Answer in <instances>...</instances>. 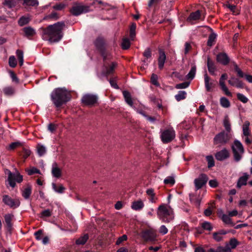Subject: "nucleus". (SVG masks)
Masks as SVG:
<instances>
[{
    "label": "nucleus",
    "mask_w": 252,
    "mask_h": 252,
    "mask_svg": "<svg viewBox=\"0 0 252 252\" xmlns=\"http://www.w3.org/2000/svg\"><path fill=\"white\" fill-rule=\"evenodd\" d=\"M166 60V56L165 52L162 50H159V56L158 58V65L160 69H162L163 68Z\"/></svg>",
    "instance_id": "nucleus-20"
},
{
    "label": "nucleus",
    "mask_w": 252,
    "mask_h": 252,
    "mask_svg": "<svg viewBox=\"0 0 252 252\" xmlns=\"http://www.w3.org/2000/svg\"><path fill=\"white\" fill-rule=\"evenodd\" d=\"M3 4L8 8H12L15 6L14 0H5Z\"/></svg>",
    "instance_id": "nucleus-53"
},
{
    "label": "nucleus",
    "mask_w": 252,
    "mask_h": 252,
    "mask_svg": "<svg viewBox=\"0 0 252 252\" xmlns=\"http://www.w3.org/2000/svg\"><path fill=\"white\" fill-rule=\"evenodd\" d=\"M228 83L232 86H235L238 88H243L244 85L243 83L239 79L235 77H231V79L228 80Z\"/></svg>",
    "instance_id": "nucleus-22"
},
{
    "label": "nucleus",
    "mask_w": 252,
    "mask_h": 252,
    "mask_svg": "<svg viewBox=\"0 0 252 252\" xmlns=\"http://www.w3.org/2000/svg\"><path fill=\"white\" fill-rule=\"evenodd\" d=\"M13 216L12 214H8L4 216V220L6 223L9 227L11 226V220Z\"/></svg>",
    "instance_id": "nucleus-49"
},
{
    "label": "nucleus",
    "mask_w": 252,
    "mask_h": 252,
    "mask_svg": "<svg viewBox=\"0 0 252 252\" xmlns=\"http://www.w3.org/2000/svg\"><path fill=\"white\" fill-rule=\"evenodd\" d=\"M221 220L223 221V222L226 224H230L231 226H234V224L233 223V222L231 220V219L230 218V216L228 215H226L225 214H223L221 216Z\"/></svg>",
    "instance_id": "nucleus-37"
},
{
    "label": "nucleus",
    "mask_w": 252,
    "mask_h": 252,
    "mask_svg": "<svg viewBox=\"0 0 252 252\" xmlns=\"http://www.w3.org/2000/svg\"><path fill=\"white\" fill-rule=\"evenodd\" d=\"M190 201L194 204L197 207H199L200 204L201 200L199 198H196L192 194H189Z\"/></svg>",
    "instance_id": "nucleus-45"
},
{
    "label": "nucleus",
    "mask_w": 252,
    "mask_h": 252,
    "mask_svg": "<svg viewBox=\"0 0 252 252\" xmlns=\"http://www.w3.org/2000/svg\"><path fill=\"white\" fill-rule=\"evenodd\" d=\"M130 45V40L127 38H125L123 39L122 42V48L126 50L129 48Z\"/></svg>",
    "instance_id": "nucleus-44"
},
{
    "label": "nucleus",
    "mask_w": 252,
    "mask_h": 252,
    "mask_svg": "<svg viewBox=\"0 0 252 252\" xmlns=\"http://www.w3.org/2000/svg\"><path fill=\"white\" fill-rule=\"evenodd\" d=\"M16 55L19 61V64L22 66L24 63V54L23 52L20 50H17L16 51Z\"/></svg>",
    "instance_id": "nucleus-39"
},
{
    "label": "nucleus",
    "mask_w": 252,
    "mask_h": 252,
    "mask_svg": "<svg viewBox=\"0 0 252 252\" xmlns=\"http://www.w3.org/2000/svg\"><path fill=\"white\" fill-rule=\"evenodd\" d=\"M158 77L157 75L155 74H153L151 76V83L155 85L156 86L158 87L159 86V84L158 82Z\"/></svg>",
    "instance_id": "nucleus-50"
},
{
    "label": "nucleus",
    "mask_w": 252,
    "mask_h": 252,
    "mask_svg": "<svg viewBox=\"0 0 252 252\" xmlns=\"http://www.w3.org/2000/svg\"><path fill=\"white\" fill-rule=\"evenodd\" d=\"M30 19L28 17L23 16L18 21V24L20 26H23L29 23Z\"/></svg>",
    "instance_id": "nucleus-42"
},
{
    "label": "nucleus",
    "mask_w": 252,
    "mask_h": 252,
    "mask_svg": "<svg viewBox=\"0 0 252 252\" xmlns=\"http://www.w3.org/2000/svg\"><path fill=\"white\" fill-rule=\"evenodd\" d=\"M143 56L147 61L150 60L152 56L151 50L149 48H147L143 53Z\"/></svg>",
    "instance_id": "nucleus-63"
},
{
    "label": "nucleus",
    "mask_w": 252,
    "mask_h": 252,
    "mask_svg": "<svg viewBox=\"0 0 252 252\" xmlns=\"http://www.w3.org/2000/svg\"><path fill=\"white\" fill-rule=\"evenodd\" d=\"M21 145V143L19 142H15L11 143L9 146L7 148L8 150H12L16 148L17 147Z\"/></svg>",
    "instance_id": "nucleus-58"
},
{
    "label": "nucleus",
    "mask_w": 252,
    "mask_h": 252,
    "mask_svg": "<svg viewBox=\"0 0 252 252\" xmlns=\"http://www.w3.org/2000/svg\"><path fill=\"white\" fill-rule=\"evenodd\" d=\"M51 97L54 105L59 107L70 100V94L66 89L59 88L52 92Z\"/></svg>",
    "instance_id": "nucleus-2"
},
{
    "label": "nucleus",
    "mask_w": 252,
    "mask_h": 252,
    "mask_svg": "<svg viewBox=\"0 0 252 252\" xmlns=\"http://www.w3.org/2000/svg\"><path fill=\"white\" fill-rule=\"evenodd\" d=\"M157 215L158 219L165 223H169L174 219L172 208L166 204H162L158 207Z\"/></svg>",
    "instance_id": "nucleus-3"
},
{
    "label": "nucleus",
    "mask_w": 252,
    "mask_h": 252,
    "mask_svg": "<svg viewBox=\"0 0 252 252\" xmlns=\"http://www.w3.org/2000/svg\"><path fill=\"white\" fill-rule=\"evenodd\" d=\"M144 206L143 201L139 199L132 202L131 205V208L135 211H139L142 210Z\"/></svg>",
    "instance_id": "nucleus-25"
},
{
    "label": "nucleus",
    "mask_w": 252,
    "mask_h": 252,
    "mask_svg": "<svg viewBox=\"0 0 252 252\" xmlns=\"http://www.w3.org/2000/svg\"><path fill=\"white\" fill-rule=\"evenodd\" d=\"M207 177L205 174H201L198 178L195 179L194 181L196 189L201 188L207 182Z\"/></svg>",
    "instance_id": "nucleus-14"
},
{
    "label": "nucleus",
    "mask_w": 252,
    "mask_h": 252,
    "mask_svg": "<svg viewBox=\"0 0 252 252\" xmlns=\"http://www.w3.org/2000/svg\"><path fill=\"white\" fill-rule=\"evenodd\" d=\"M238 245L239 242L235 238H231L229 242L226 244L230 249L231 251L232 249H235Z\"/></svg>",
    "instance_id": "nucleus-33"
},
{
    "label": "nucleus",
    "mask_w": 252,
    "mask_h": 252,
    "mask_svg": "<svg viewBox=\"0 0 252 252\" xmlns=\"http://www.w3.org/2000/svg\"><path fill=\"white\" fill-rule=\"evenodd\" d=\"M98 96L97 95L87 94H84L82 99V102L88 106H92L94 105L97 102Z\"/></svg>",
    "instance_id": "nucleus-9"
},
{
    "label": "nucleus",
    "mask_w": 252,
    "mask_h": 252,
    "mask_svg": "<svg viewBox=\"0 0 252 252\" xmlns=\"http://www.w3.org/2000/svg\"><path fill=\"white\" fill-rule=\"evenodd\" d=\"M26 171L27 172L29 175H32L36 173H40V171L34 167H32L30 169H26Z\"/></svg>",
    "instance_id": "nucleus-48"
},
{
    "label": "nucleus",
    "mask_w": 252,
    "mask_h": 252,
    "mask_svg": "<svg viewBox=\"0 0 252 252\" xmlns=\"http://www.w3.org/2000/svg\"><path fill=\"white\" fill-rule=\"evenodd\" d=\"M217 60L220 63L226 65L229 62V59L225 53H220L217 57Z\"/></svg>",
    "instance_id": "nucleus-23"
},
{
    "label": "nucleus",
    "mask_w": 252,
    "mask_h": 252,
    "mask_svg": "<svg viewBox=\"0 0 252 252\" xmlns=\"http://www.w3.org/2000/svg\"><path fill=\"white\" fill-rule=\"evenodd\" d=\"M23 31L25 36L27 37L32 36L34 35L36 33L35 30L30 27L24 28L23 29Z\"/></svg>",
    "instance_id": "nucleus-29"
},
{
    "label": "nucleus",
    "mask_w": 252,
    "mask_h": 252,
    "mask_svg": "<svg viewBox=\"0 0 252 252\" xmlns=\"http://www.w3.org/2000/svg\"><path fill=\"white\" fill-rule=\"evenodd\" d=\"M70 11L72 15L78 16L89 11V7L80 4H76L72 7Z\"/></svg>",
    "instance_id": "nucleus-12"
},
{
    "label": "nucleus",
    "mask_w": 252,
    "mask_h": 252,
    "mask_svg": "<svg viewBox=\"0 0 252 252\" xmlns=\"http://www.w3.org/2000/svg\"><path fill=\"white\" fill-rule=\"evenodd\" d=\"M104 39L101 37H98L94 42L95 47L100 51L103 57V60L111 58L110 53L105 51Z\"/></svg>",
    "instance_id": "nucleus-7"
},
{
    "label": "nucleus",
    "mask_w": 252,
    "mask_h": 252,
    "mask_svg": "<svg viewBox=\"0 0 252 252\" xmlns=\"http://www.w3.org/2000/svg\"><path fill=\"white\" fill-rule=\"evenodd\" d=\"M201 15L200 10H198L194 12H192L190 14L189 16L187 19V21L193 23L194 21H196L201 19Z\"/></svg>",
    "instance_id": "nucleus-21"
},
{
    "label": "nucleus",
    "mask_w": 252,
    "mask_h": 252,
    "mask_svg": "<svg viewBox=\"0 0 252 252\" xmlns=\"http://www.w3.org/2000/svg\"><path fill=\"white\" fill-rule=\"evenodd\" d=\"M123 94L125 98V101L127 103V104H128L130 107L134 108V107L133 106V101L130 93L126 91H124L123 92Z\"/></svg>",
    "instance_id": "nucleus-27"
},
{
    "label": "nucleus",
    "mask_w": 252,
    "mask_h": 252,
    "mask_svg": "<svg viewBox=\"0 0 252 252\" xmlns=\"http://www.w3.org/2000/svg\"><path fill=\"white\" fill-rule=\"evenodd\" d=\"M89 236L88 234H85L77 239L76 241V243L77 245H83L86 242Z\"/></svg>",
    "instance_id": "nucleus-43"
},
{
    "label": "nucleus",
    "mask_w": 252,
    "mask_h": 252,
    "mask_svg": "<svg viewBox=\"0 0 252 252\" xmlns=\"http://www.w3.org/2000/svg\"><path fill=\"white\" fill-rule=\"evenodd\" d=\"M204 78L206 90L207 92H210L212 88L214 86V81L211 79L206 73L204 74Z\"/></svg>",
    "instance_id": "nucleus-19"
},
{
    "label": "nucleus",
    "mask_w": 252,
    "mask_h": 252,
    "mask_svg": "<svg viewBox=\"0 0 252 252\" xmlns=\"http://www.w3.org/2000/svg\"><path fill=\"white\" fill-rule=\"evenodd\" d=\"M217 37V34L215 33H212L210 34L207 41V45L209 46H212L215 43Z\"/></svg>",
    "instance_id": "nucleus-36"
},
{
    "label": "nucleus",
    "mask_w": 252,
    "mask_h": 252,
    "mask_svg": "<svg viewBox=\"0 0 252 252\" xmlns=\"http://www.w3.org/2000/svg\"><path fill=\"white\" fill-rule=\"evenodd\" d=\"M32 193V186L28 185L22 190V195L25 199H28Z\"/></svg>",
    "instance_id": "nucleus-26"
},
{
    "label": "nucleus",
    "mask_w": 252,
    "mask_h": 252,
    "mask_svg": "<svg viewBox=\"0 0 252 252\" xmlns=\"http://www.w3.org/2000/svg\"><path fill=\"white\" fill-rule=\"evenodd\" d=\"M157 236L156 231L152 228L145 230L141 233V237L146 241H154Z\"/></svg>",
    "instance_id": "nucleus-11"
},
{
    "label": "nucleus",
    "mask_w": 252,
    "mask_h": 252,
    "mask_svg": "<svg viewBox=\"0 0 252 252\" xmlns=\"http://www.w3.org/2000/svg\"><path fill=\"white\" fill-rule=\"evenodd\" d=\"M217 252H231L230 249L226 245L217 248Z\"/></svg>",
    "instance_id": "nucleus-55"
},
{
    "label": "nucleus",
    "mask_w": 252,
    "mask_h": 252,
    "mask_svg": "<svg viewBox=\"0 0 252 252\" xmlns=\"http://www.w3.org/2000/svg\"><path fill=\"white\" fill-rule=\"evenodd\" d=\"M237 98L243 103H246L248 101V98L242 94L237 93Z\"/></svg>",
    "instance_id": "nucleus-51"
},
{
    "label": "nucleus",
    "mask_w": 252,
    "mask_h": 252,
    "mask_svg": "<svg viewBox=\"0 0 252 252\" xmlns=\"http://www.w3.org/2000/svg\"><path fill=\"white\" fill-rule=\"evenodd\" d=\"M175 137V131L173 128H170L162 131L160 134L161 140L164 143L170 142Z\"/></svg>",
    "instance_id": "nucleus-8"
},
{
    "label": "nucleus",
    "mask_w": 252,
    "mask_h": 252,
    "mask_svg": "<svg viewBox=\"0 0 252 252\" xmlns=\"http://www.w3.org/2000/svg\"><path fill=\"white\" fill-rule=\"evenodd\" d=\"M250 122L246 121L243 126V133L244 136H250V131L249 130Z\"/></svg>",
    "instance_id": "nucleus-32"
},
{
    "label": "nucleus",
    "mask_w": 252,
    "mask_h": 252,
    "mask_svg": "<svg viewBox=\"0 0 252 252\" xmlns=\"http://www.w3.org/2000/svg\"><path fill=\"white\" fill-rule=\"evenodd\" d=\"M2 202L4 203L5 205L12 209L17 208L20 205V201L19 199H13L8 195H3Z\"/></svg>",
    "instance_id": "nucleus-10"
},
{
    "label": "nucleus",
    "mask_w": 252,
    "mask_h": 252,
    "mask_svg": "<svg viewBox=\"0 0 252 252\" xmlns=\"http://www.w3.org/2000/svg\"><path fill=\"white\" fill-rule=\"evenodd\" d=\"M227 75L226 73L222 74L221 75V77L220 79L219 84L221 88L222 91L224 93V94L230 97L232 96V93L228 90L227 87L226 86L225 84V80L227 79Z\"/></svg>",
    "instance_id": "nucleus-13"
},
{
    "label": "nucleus",
    "mask_w": 252,
    "mask_h": 252,
    "mask_svg": "<svg viewBox=\"0 0 252 252\" xmlns=\"http://www.w3.org/2000/svg\"><path fill=\"white\" fill-rule=\"evenodd\" d=\"M136 25L135 23H132L130 27L129 36L131 40H133L136 35Z\"/></svg>",
    "instance_id": "nucleus-35"
},
{
    "label": "nucleus",
    "mask_w": 252,
    "mask_h": 252,
    "mask_svg": "<svg viewBox=\"0 0 252 252\" xmlns=\"http://www.w3.org/2000/svg\"><path fill=\"white\" fill-rule=\"evenodd\" d=\"M223 126L227 132L231 130V125L228 116H226L223 120Z\"/></svg>",
    "instance_id": "nucleus-40"
},
{
    "label": "nucleus",
    "mask_w": 252,
    "mask_h": 252,
    "mask_svg": "<svg viewBox=\"0 0 252 252\" xmlns=\"http://www.w3.org/2000/svg\"><path fill=\"white\" fill-rule=\"evenodd\" d=\"M9 64L12 67H14L17 64V61L14 56H11L9 58Z\"/></svg>",
    "instance_id": "nucleus-59"
},
{
    "label": "nucleus",
    "mask_w": 252,
    "mask_h": 252,
    "mask_svg": "<svg viewBox=\"0 0 252 252\" xmlns=\"http://www.w3.org/2000/svg\"><path fill=\"white\" fill-rule=\"evenodd\" d=\"M37 151L38 154L41 157L46 153V149L44 146L41 144H38L37 146Z\"/></svg>",
    "instance_id": "nucleus-38"
},
{
    "label": "nucleus",
    "mask_w": 252,
    "mask_h": 252,
    "mask_svg": "<svg viewBox=\"0 0 252 252\" xmlns=\"http://www.w3.org/2000/svg\"><path fill=\"white\" fill-rule=\"evenodd\" d=\"M220 105L223 108H227L230 106V101L225 97H220Z\"/></svg>",
    "instance_id": "nucleus-34"
},
{
    "label": "nucleus",
    "mask_w": 252,
    "mask_h": 252,
    "mask_svg": "<svg viewBox=\"0 0 252 252\" xmlns=\"http://www.w3.org/2000/svg\"><path fill=\"white\" fill-rule=\"evenodd\" d=\"M8 182L12 188H14L16 186V182L17 183H21L23 181V176L21 175L19 171L15 169V172L12 173L10 171L8 170Z\"/></svg>",
    "instance_id": "nucleus-5"
},
{
    "label": "nucleus",
    "mask_w": 252,
    "mask_h": 252,
    "mask_svg": "<svg viewBox=\"0 0 252 252\" xmlns=\"http://www.w3.org/2000/svg\"><path fill=\"white\" fill-rule=\"evenodd\" d=\"M189 82H185L182 83L177 84L175 86V88L177 89H185L188 88L189 86Z\"/></svg>",
    "instance_id": "nucleus-56"
},
{
    "label": "nucleus",
    "mask_w": 252,
    "mask_h": 252,
    "mask_svg": "<svg viewBox=\"0 0 252 252\" xmlns=\"http://www.w3.org/2000/svg\"><path fill=\"white\" fill-rule=\"evenodd\" d=\"M202 227L204 229L208 231H211L213 228L212 225L211 224V223L208 221H205L203 222L202 223Z\"/></svg>",
    "instance_id": "nucleus-57"
},
{
    "label": "nucleus",
    "mask_w": 252,
    "mask_h": 252,
    "mask_svg": "<svg viewBox=\"0 0 252 252\" xmlns=\"http://www.w3.org/2000/svg\"><path fill=\"white\" fill-rule=\"evenodd\" d=\"M232 149L235 160L237 162L240 161L244 153L243 145L239 140H235L232 147Z\"/></svg>",
    "instance_id": "nucleus-4"
},
{
    "label": "nucleus",
    "mask_w": 252,
    "mask_h": 252,
    "mask_svg": "<svg viewBox=\"0 0 252 252\" xmlns=\"http://www.w3.org/2000/svg\"><path fill=\"white\" fill-rule=\"evenodd\" d=\"M196 71V66L193 65L191 66V68L189 72V73L186 75V78L187 79L192 80L195 75Z\"/></svg>",
    "instance_id": "nucleus-30"
},
{
    "label": "nucleus",
    "mask_w": 252,
    "mask_h": 252,
    "mask_svg": "<svg viewBox=\"0 0 252 252\" xmlns=\"http://www.w3.org/2000/svg\"><path fill=\"white\" fill-rule=\"evenodd\" d=\"M206 159L208 162V165L209 167H212L214 166L215 162L214 158L212 156H208L206 157Z\"/></svg>",
    "instance_id": "nucleus-54"
},
{
    "label": "nucleus",
    "mask_w": 252,
    "mask_h": 252,
    "mask_svg": "<svg viewBox=\"0 0 252 252\" xmlns=\"http://www.w3.org/2000/svg\"><path fill=\"white\" fill-rule=\"evenodd\" d=\"M248 179V174L247 173H244L243 175L239 178L237 184V187L240 188L242 186L246 185Z\"/></svg>",
    "instance_id": "nucleus-24"
},
{
    "label": "nucleus",
    "mask_w": 252,
    "mask_h": 252,
    "mask_svg": "<svg viewBox=\"0 0 252 252\" xmlns=\"http://www.w3.org/2000/svg\"><path fill=\"white\" fill-rule=\"evenodd\" d=\"M163 182L165 184L172 186L175 184V181L174 177L168 176L164 180Z\"/></svg>",
    "instance_id": "nucleus-46"
},
{
    "label": "nucleus",
    "mask_w": 252,
    "mask_h": 252,
    "mask_svg": "<svg viewBox=\"0 0 252 252\" xmlns=\"http://www.w3.org/2000/svg\"><path fill=\"white\" fill-rule=\"evenodd\" d=\"M110 59L111 58H110ZM107 60H108V59L107 58L105 61H104L105 62V63L104 65V69L102 73L103 75H108L113 73L114 70V69L117 66V63L114 62H112L109 66H108L106 63Z\"/></svg>",
    "instance_id": "nucleus-16"
},
{
    "label": "nucleus",
    "mask_w": 252,
    "mask_h": 252,
    "mask_svg": "<svg viewBox=\"0 0 252 252\" xmlns=\"http://www.w3.org/2000/svg\"><path fill=\"white\" fill-rule=\"evenodd\" d=\"M64 26V23L62 22L49 25L43 30L42 34L43 39L50 42H57L59 41L63 37V31Z\"/></svg>",
    "instance_id": "nucleus-1"
},
{
    "label": "nucleus",
    "mask_w": 252,
    "mask_h": 252,
    "mask_svg": "<svg viewBox=\"0 0 252 252\" xmlns=\"http://www.w3.org/2000/svg\"><path fill=\"white\" fill-rule=\"evenodd\" d=\"M110 59L111 58H110ZM107 60H108V59L107 58L105 61H104L105 62V63L104 65V69L102 73L103 75H108L113 73L114 70V69L117 66V63L114 62H112L109 66H108L106 63Z\"/></svg>",
    "instance_id": "nucleus-15"
},
{
    "label": "nucleus",
    "mask_w": 252,
    "mask_h": 252,
    "mask_svg": "<svg viewBox=\"0 0 252 252\" xmlns=\"http://www.w3.org/2000/svg\"><path fill=\"white\" fill-rule=\"evenodd\" d=\"M229 153L226 148H223L220 151L216 153L215 158L218 160L222 161L229 157Z\"/></svg>",
    "instance_id": "nucleus-17"
},
{
    "label": "nucleus",
    "mask_w": 252,
    "mask_h": 252,
    "mask_svg": "<svg viewBox=\"0 0 252 252\" xmlns=\"http://www.w3.org/2000/svg\"><path fill=\"white\" fill-rule=\"evenodd\" d=\"M24 3L27 5L37 6L38 4L37 0H25Z\"/></svg>",
    "instance_id": "nucleus-60"
},
{
    "label": "nucleus",
    "mask_w": 252,
    "mask_h": 252,
    "mask_svg": "<svg viewBox=\"0 0 252 252\" xmlns=\"http://www.w3.org/2000/svg\"><path fill=\"white\" fill-rule=\"evenodd\" d=\"M65 4L63 3H59L54 5L53 8L56 10H62L65 7Z\"/></svg>",
    "instance_id": "nucleus-62"
},
{
    "label": "nucleus",
    "mask_w": 252,
    "mask_h": 252,
    "mask_svg": "<svg viewBox=\"0 0 252 252\" xmlns=\"http://www.w3.org/2000/svg\"><path fill=\"white\" fill-rule=\"evenodd\" d=\"M214 208V207L213 206H210L204 211V215L207 217L210 216L212 214Z\"/></svg>",
    "instance_id": "nucleus-64"
},
{
    "label": "nucleus",
    "mask_w": 252,
    "mask_h": 252,
    "mask_svg": "<svg viewBox=\"0 0 252 252\" xmlns=\"http://www.w3.org/2000/svg\"><path fill=\"white\" fill-rule=\"evenodd\" d=\"M187 93L184 91H180L178 94L175 95V98L177 101H180L185 99L186 97Z\"/></svg>",
    "instance_id": "nucleus-41"
},
{
    "label": "nucleus",
    "mask_w": 252,
    "mask_h": 252,
    "mask_svg": "<svg viewBox=\"0 0 252 252\" xmlns=\"http://www.w3.org/2000/svg\"><path fill=\"white\" fill-rule=\"evenodd\" d=\"M226 7L228 8L231 11H232L234 14H238V12L237 10L236 6L235 5H231L229 3L226 4Z\"/></svg>",
    "instance_id": "nucleus-61"
},
{
    "label": "nucleus",
    "mask_w": 252,
    "mask_h": 252,
    "mask_svg": "<svg viewBox=\"0 0 252 252\" xmlns=\"http://www.w3.org/2000/svg\"><path fill=\"white\" fill-rule=\"evenodd\" d=\"M207 67L209 72L212 75H215L216 69V66L209 58L207 60Z\"/></svg>",
    "instance_id": "nucleus-31"
},
{
    "label": "nucleus",
    "mask_w": 252,
    "mask_h": 252,
    "mask_svg": "<svg viewBox=\"0 0 252 252\" xmlns=\"http://www.w3.org/2000/svg\"><path fill=\"white\" fill-rule=\"evenodd\" d=\"M3 92L6 95H11L14 94L15 90L12 87H8L3 89Z\"/></svg>",
    "instance_id": "nucleus-47"
},
{
    "label": "nucleus",
    "mask_w": 252,
    "mask_h": 252,
    "mask_svg": "<svg viewBox=\"0 0 252 252\" xmlns=\"http://www.w3.org/2000/svg\"><path fill=\"white\" fill-rule=\"evenodd\" d=\"M52 185L54 190L58 193H63L65 189L62 184L56 185L55 183H52Z\"/></svg>",
    "instance_id": "nucleus-28"
},
{
    "label": "nucleus",
    "mask_w": 252,
    "mask_h": 252,
    "mask_svg": "<svg viewBox=\"0 0 252 252\" xmlns=\"http://www.w3.org/2000/svg\"><path fill=\"white\" fill-rule=\"evenodd\" d=\"M229 139L230 137L228 133L223 131L218 133L214 137L213 142L214 145L220 147L226 144Z\"/></svg>",
    "instance_id": "nucleus-6"
},
{
    "label": "nucleus",
    "mask_w": 252,
    "mask_h": 252,
    "mask_svg": "<svg viewBox=\"0 0 252 252\" xmlns=\"http://www.w3.org/2000/svg\"><path fill=\"white\" fill-rule=\"evenodd\" d=\"M234 69L237 72V75L239 77L243 78L244 77L245 75L242 71L239 68L238 66L235 63H234Z\"/></svg>",
    "instance_id": "nucleus-52"
},
{
    "label": "nucleus",
    "mask_w": 252,
    "mask_h": 252,
    "mask_svg": "<svg viewBox=\"0 0 252 252\" xmlns=\"http://www.w3.org/2000/svg\"><path fill=\"white\" fill-rule=\"evenodd\" d=\"M51 173L54 177L60 178L62 175V169L58 166L57 163L52 164Z\"/></svg>",
    "instance_id": "nucleus-18"
}]
</instances>
